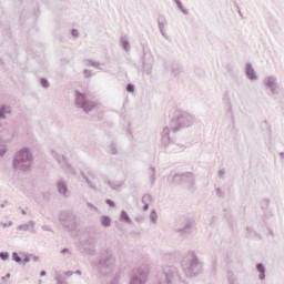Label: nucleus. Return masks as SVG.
Returning <instances> with one entry per match:
<instances>
[{"mask_svg": "<svg viewBox=\"0 0 284 284\" xmlns=\"http://www.w3.org/2000/svg\"><path fill=\"white\" fill-rule=\"evenodd\" d=\"M120 221H122V223H132V219L130 217V214H128V211H121Z\"/></svg>", "mask_w": 284, "mask_h": 284, "instance_id": "25", "label": "nucleus"}, {"mask_svg": "<svg viewBox=\"0 0 284 284\" xmlns=\"http://www.w3.org/2000/svg\"><path fill=\"white\" fill-rule=\"evenodd\" d=\"M87 205H88V207H90L91 210H95V212H98L99 211V207H97V206H94V204H92V203H87Z\"/></svg>", "mask_w": 284, "mask_h": 284, "instance_id": "53", "label": "nucleus"}, {"mask_svg": "<svg viewBox=\"0 0 284 284\" xmlns=\"http://www.w3.org/2000/svg\"><path fill=\"white\" fill-rule=\"evenodd\" d=\"M54 281L57 282V284H68V281H65V276H63L62 274H57Z\"/></svg>", "mask_w": 284, "mask_h": 284, "instance_id": "31", "label": "nucleus"}, {"mask_svg": "<svg viewBox=\"0 0 284 284\" xmlns=\"http://www.w3.org/2000/svg\"><path fill=\"white\" fill-rule=\"evenodd\" d=\"M80 174L88 185H92V182L90 181V179H88V175H85L83 171H80Z\"/></svg>", "mask_w": 284, "mask_h": 284, "instance_id": "42", "label": "nucleus"}, {"mask_svg": "<svg viewBox=\"0 0 284 284\" xmlns=\"http://www.w3.org/2000/svg\"><path fill=\"white\" fill-rule=\"evenodd\" d=\"M1 17H3V9L0 7V27L3 26V22L1 21Z\"/></svg>", "mask_w": 284, "mask_h": 284, "instance_id": "58", "label": "nucleus"}, {"mask_svg": "<svg viewBox=\"0 0 284 284\" xmlns=\"http://www.w3.org/2000/svg\"><path fill=\"white\" fill-rule=\"evenodd\" d=\"M149 219L151 223H156V221H159V214L156 213V210L151 211Z\"/></svg>", "mask_w": 284, "mask_h": 284, "instance_id": "35", "label": "nucleus"}, {"mask_svg": "<svg viewBox=\"0 0 284 284\" xmlns=\"http://www.w3.org/2000/svg\"><path fill=\"white\" fill-rule=\"evenodd\" d=\"M135 87L132 83H128L126 84V92H129L130 94L134 93Z\"/></svg>", "mask_w": 284, "mask_h": 284, "instance_id": "43", "label": "nucleus"}, {"mask_svg": "<svg viewBox=\"0 0 284 284\" xmlns=\"http://www.w3.org/2000/svg\"><path fill=\"white\" fill-rule=\"evenodd\" d=\"M224 212H227L226 214H224V217L227 219V221H229V223H230L231 225H233V224H232V215H230V212H229L227 210H224Z\"/></svg>", "mask_w": 284, "mask_h": 284, "instance_id": "49", "label": "nucleus"}, {"mask_svg": "<svg viewBox=\"0 0 284 284\" xmlns=\"http://www.w3.org/2000/svg\"><path fill=\"white\" fill-rule=\"evenodd\" d=\"M195 183L196 179L192 172L175 173L171 181V185H184L186 190H194Z\"/></svg>", "mask_w": 284, "mask_h": 284, "instance_id": "7", "label": "nucleus"}, {"mask_svg": "<svg viewBox=\"0 0 284 284\" xmlns=\"http://www.w3.org/2000/svg\"><path fill=\"white\" fill-rule=\"evenodd\" d=\"M94 244V240L93 239H87V240H82V241H80V245L82 246V247H88V246H90V245H93Z\"/></svg>", "mask_w": 284, "mask_h": 284, "instance_id": "33", "label": "nucleus"}, {"mask_svg": "<svg viewBox=\"0 0 284 284\" xmlns=\"http://www.w3.org/2000/svg\"><path fill=\"white\" fill-rule=\"evenodd\" d=\"M71 37H73L74 39H79V30L71 29Z\"/></svg>", "mask_w": 284, "mask_h": 284, "instance_id": "47", "label": "nucleus"}, {"mask_svg": "<svg viewBox=\"0 0 284 284\" xmlns=\"http://www.w3.org/2000/svg\"><path fill=\"white\" fill-rule=\"evenodd\" d=\"M146 174L149 176L151 186L154 185L156 183V168L150 166Z\"/></svg>", "mask_w": 284, "mask_h": 284, "instance_id": "20", "label": "nucleus"}, {"mask_svg": "<svg viewBox=\"0 0 284 284\" xmlns=\"http://www.w3.org/2000/svg\"><path fill=\"white\" fill-rule=\"evenodd\" d=\"M109 152L110 154H119V151L116 150V143H111L109 145Z\"/></svg>", "mask_w": 284, "mask_h": 284, "instance_id": "37", "label": "nucleus"}, {"mask_svg": "<svg viewBox=\"0 0 284 284\" xmlns=\"http://www.w3.org/2000/svg\"><path fill=\"white\" fill-rule=\"evenodd\" d=\"M6 152H8L7 149H2L1 152H0V156H6Z\"/></svg>", "mask_w": 284, "mask_h": 284, "instance_id": "60", "label": "nucleus"}, {"mask_svg": "<svg viewBox=\"0 0 284 284\" xmlns=\"http://www.w3.org/2000/svg\"><path fill=\"white\" fill-rule=\"evenodd\" d=\"M88 65H90V68H99V65H101V63L92 61V60H88Z\"/></svg>", "mask_w": 284, "mask_h": 284, "instance_id": "44", "label": "nucleus"}, {"mask_svg": "<svg viewBox=\"0 0 284 284\" xmlns=\"http://www.w3.org/2000/svg\"><path fill=\"white\" fill-rule=\"evenodd\" d=\"M214 221H216V216H212V217H211L210 225H212V223H214Z\"/></svg>", "mask_w": 284, "mask_h": 284, "instance_id": "64", "label": "nucleus"}, {"mask_svg": "<svg viewBox=\"0 0 284 284\" xmlns=\"http://www.w3.org/2000/svg\"><path fill=\"white\" fill-rule=\"evenodd\" d=\"M8 114H12V108L6 104L0 105V121L6 120Z\"/></svg>", "mask_w": 284, "mask_h": 284, "instance_id": "19", "label": "nucleus"}, {"mask_svg": "<svg viewBox=\"0 0 284 284\" xmlns=\"http://www.w3.org/2000/svg\"><path fill=\"white\" fill-rule=\"evenodd\" d=\"M270 203H271L270 197L263 199L261 202L262 210H270Z\"/></svg>", "mask_w": 284, "mask_h": 284, "instance_id": "34", "label": "nucleus"}, {"mask_svg": "<svg viewBox=\"0 0 284 284\" xmlns=\"http://www.w3.org/2000/svg\"><path fill=\"white\" fill-rule=\"evenodd\" d=\"M196 227V222L189 217H182L178 221L174 232L178 234L179 239L185 241L189 236H192L194 229Z\"/></svg>", "mask_w": 284, "mask_h": 284, "instance_id": "6", "label": "nucleus"}, {"mask_svg": "<svg viewBox=\"0 0 284 284\" xmlns=\"http://www.w3.org/2000/svg\"><path fill=\"white\" fill-rule=\"evenodd\" d=\"M135 221H136V223H143V216L142 215L136 216Z\"/></svg>", "mask_w": 284, "mask_h": 284, "instance_id": "57", "label": "nucleus"}, {"mask_svg": "<svg viewBox=\"0 0 284 284\" xmlns=\"http://www.w3.org/2000/svg\"><path fill=\"white\" fill-rule=\"evenodd\" d=\"M222 101L224 105H226L227 114H232V98L230 97V93H225L222 98Z\"/></svg>", "mask_w": 284, "mask_h": 284, "instance_id": "21", "label": "nucleus"}, {"mask_svg": "<svg viewBox=\"0 0 284 284\" xmlns=\"http://www.w3.org/2000/svg\"><path fill=\"white\" fill-rule=\"evenodd\" d=\"M113 265H114V256L112 255V253L108 251H103L98 257V263H95V267L99 274H102V275H105V272H103V270H112Z\"/></svg>", "mask_w": 284, "mask_h": 284, "instance_id": "9", "label": "nucleus"}, {"mask_svg": "<svg viewBox=\"0 0 284 284\" xmlns=\"http://www.w3.org/2000/svg\"><path fill=\"white\" fill-rule=\"evenodd\" d=\"M0 225L3 226V227H12L13 222H12V221H9V222H1Z\"/></svg>", "mask_w": 284, "mask_h": 284, "instance_id": "48", "label": "nucleus"}, {"mask_svg": "<svg viewBox=\"0 0 284 284\" xmlns=\"http://www.w3.org/2000/svg\"><path fill=\"white\" fill-rule=\"evenodd\" d=\"M217 176L219 179H223V176H225V169L220 170Z\"/></svg>", "mask_w": 284, "mask_h": 284, "instance_id": "52", "label": "nucleus"}, {"mask_svg": "<svg viewBox=\"0 0 284 284\" xmlns=\"http://www.w3.org/2000/svg\"><path fill=\"white\" fill-rule=\"evenodd\" d=\"M34 221H29L27 224L18 225V232H31V234H37V230H34Z\"/></svg>", "mask_w": 284, "mask_h": 284, "instance_id": "17", "label": "nucleus"}, {"mask_svg": "<svg viewBox=\"0 0 284 284\" xmlns=\"http://www.w3.org/2000/svg\"><path fill=\"white\" fill-rule=\"evenodd\" d=\"M51 156L59 163V165L62 168V170H67L70 172V174H73V176L77 174V169L68 162V158L63 154H60L59 152L51 150Z\"/></svg>", "mask_w": 284, "mask_h": 284, "instance_id": "11", "label": "nucleus"}, {"mask_svg": "<svg viewBox=\"0 0 284 284\" xmlns=\"http://www.w3.org/2000/svg\"><path fill=\"white\" fill-rule=\"evenodd\" d=\"M34 163V155L29 148H22L16 152L12 160L13 170H19L20 172H28Z\"/></svg>", "mask_w": 284, "mask_h": 284, "instance_id": "3", "label": "nucleus"}, {"mask_svg": "<svg viewBox=\"0 0 284 284\" xmlns=\"http://www.w3.org/2000/svg\"><path fill=\"white\" fill-rule=\"evenodd\" d=\"M181 267L187 278H196L203 272V262L196 255V252L189 251L181 262Z\"/></svg>", "mask_w": 284, "mask_h": 284, "instance_id": "1", "label": "nucleus"}, {"mask_svg": "<svg viewBox=\"0 0 284 284\" xmlns=\"http://www.w3.org/2000/svg\"><path fill=\"white\" fill-rule=\"evenodd\" d=\"M41 229L43 232H52V227H50V225H42Z\"/></svg>", "mask_w": 284, "mask_h": 284, "instance_id": "51", "label": "nucleus"}, {"mask_svg": "<svg viewBox=\"0 0 284 284\" xmlns=\"http://www.w3.org/2000/svg\"><path fill=\"white\" fill-rule=\"evenodd\" d=\"M142 203H152V195L151 194H144L142 196Z\"/></svg>", "mask_w": 284, "mask_h": 284, "instance_id": "39", "label": "nucleus"}, {"mask_svg": "<svg viewBox=\"0 0 284 284\" xmlns=\"http://www.w3.org/2000/svg\"><path fill=\"white\" fill-rule=\"evenodd\" d=\"M183 277L179 273V268L173 265L163 266L162 275L158 284H183Z\"/></svg>", "mask_w": 284, "mask_h": 284, "instance_id": "5", "label": "nucleus"}, {"mask_svg": "<svg viewBox=\"0 0 284 284\" xmlns=\"http://www.w3.org/2000/svg\"><path fill=\"white\" fill-rule=\"evenodd\" d=\"M40 85L44 89H48V88H50V82L45 78H41Z\"/></svg>", "mask_w": 284, "mask_h": 284, "instance_id": "38", "label": "nucleus"}, {"mask_svg": "<svg viewBox=\"0 0 284 284\" xmlns=\"http://www.w3.org/2000/svg\"><path fill=\"white\" fill-rule=\"evenodd\" d=\"M74 275V272L72 271H68V272H64L63 273V276H68L70 278V276H73Z\"/></svg>", "mask_w": 284, "mask_h": 284, "instance_id": "55", "label": "nucleus"}, {"mask_svg": "<svg viewBox=\"0 0 284 284\" xmlns=\"http://www.w3.org/2000/svg\"><path fill=\"white\" fill-rule=\"evenodd\" d=\"M196 123V116L191 112L183 111L181 109L175 110L173 118L171 119L172 132H181L187 128H192Z\"/></svg>", "mask_w": 284, "mask_h": 284, "instance_id": "2", "label": "nucleus"}, {"mask_svg": "<svg viewBox=\"0 0 284 284\" xmlns=\"http://www.w3.org/2000/svg\"><path fill=\"white\" fill-rule=\"evenodd\" d=\"M105 203L109 207H116V203L112 199H106Z\"/></svg>", "mask_w": 284, "mask_h": 284, "instance_id": "45", "label": "nucleus"}, {"mask_svg": "<svg viewBox=\"0 0 284 284\" xmlns=\"http://www.w3.org/2000/svg\"><path fill=\"white\" fill-rule=\"evenodd\" d=\"M261 128L264 132H268V134H272V125L270 124V122L267 120H264L261 123Z\"/></svg>", "mask_w": 284, "mask_h": 284, "instance_id": "27", "label": "nucleus"}, {"mask_svg": "<svg viewBox=\"0 0 284 284\" xmlns=\"http://www.w3.org/2000/svg\"><path fill=\"white\" fill-rule=\"evenodd\" d=\"M171 72L174 77H179V74L182 72L181 65L173 63L171 67Z\"/></svg>", "mask_w": 284, "mask_h": 284, "instance_id": "28", "label": "nucleus"}, {"mask_svg": "<svg viewBox=\"0 0 284 284\" xmlns=\"http://www.w3.org/2000/svg\"><path fill=\"white\" fill-rule=\"evenodd\" d=\"M244 74L248 81H257L258 75L256 74V71L254 70V67H252V63L247 62L245 64Z\"/></svg>", "mask_w": 284, "mask_h": 284, "instance_id": "15", "label": "nucleus"}, {"mask_svg": "<svg viewBox=\"0 0 284 284\" xmlns=\"http://www.w3.org/2000/svg\"><path fill=\"white\" fill-rule=\"evenodd\" d=\"M47 275H48V272H45V271H41V272H40V276H41V277L47 276Z\"/></svg>", "mask_w": 284, "mask_h": 284, "instance_id": "61", "label": "nucleus"}, {"mask_svg": "<svg viewBox=\"0 0 284 284\" xmlns=\"http://www.w3.org/2000/svg\"><path fill=\"white\" fill-rule=\"evenodd\" d=\"M173 3H175L178 10H180V12H182V14H190V11H187V9L183 8V2H181V0H172Z\"/></svg>", "mask_w": 284, "mask_h": 284, "instance_id": "26", "label": "nucleus"}, {"mask_svg": "<svg viewBox=\"0 0 284 284\" xmlns=\"http://www.w3.org/2000/svg\"><path fill=\"white\" fill-rule=\"evenodd\" d=\"M32 258V254H23L22 263L26 265V263H30Z\"/></svg>", "mask_w": 284, "mask_h": 284, "instance_id": "41", "label": "nucleus"}, {"mask_svg": "<svg viewBox=\"0 0 284 284\" xmlns=\"http://www.w3.org/2000/svg\"><path fill=\"white\" fill-rule=\"evenodd\" d=\"M172 129L164 126L161 133V148L165 150L170 146L171 143L174 142L172 139Z\"/></svg>", "mask_w": 284, "mask_h": 284, "instance_id": "13", "label": "nucleus"}, {"mask_svg": "<svg viewBox=\"0 0 284 284\" xmlns=\"http://www.w3.org/2000/svg\"><path fill=\"white\" fill-rule=\"evenodd\" d=\"M8 278H10V273H7L6 276L2 277V281H6Z\"/></svg>", "mask_w": 284, "mask_h": 284, "instance_id": "62", "label": "nucleus"}, {"mask_svg": "<svg viewBox=\"0 0 284 284\" xmlns=\"http://www.w3.org/2000/svg\"><path fill=\"white\" fill-rule=\"evenodd\" d=\"M183 150H185V145L173 142L168 149H164V152H166V154H176L183 152Z\"/></svg>", "mask_w": 284, "mask_h": 284, "instance_id": "18", "label": "nucleus"}, {"mask_svg": "<svg viewBox=\"0 0 284 284\" xmlns=\"http://www.w3.org/2000/svg\"><path fill=\"white\" fill-rule=\"evenodd\" d=\"M31 258H32L33 263L39 262V256H37V255H32Z\"/></svg>", "mask_w": 284, "mask_h": 284, "instance_id": "59", "label": "nucleus"}, {"mask_svg": "<svg viewBox=\"0 0 284 284\" xmlns=\"http://www.w3.org/2000/svg\"><path fill=\"white\" fill-rule=\"evenodd\" d=\"M83 252L87 253L89 256H93L94 254V244L89 246H83Z\"/></svg>", "mask_w": 284, "mask_h": 284, "instance_id": "32", "label": "nucleus"}, {"mask_svg": "<svg viewBox=\"0 0 284 284\" xmlns=\"http://www.w3.org/2000/svg\"><path fill=\"white\" fill-rule=\"evenodd\" d=\"M264 85H266V88H268V90H271V94H278V82L276 80V77H266L264 79Z\"/></svg>", "mask_w": 284, "mask_h": 284, "instance_id": "14", "label": "nucleus"}, {"mask_svg": "<svg viewBox=\"0 0 284 284\" xmlns=\"http://www.w3.org/2000/svg\"><path fill=\"white\" fill-rule=\"evenodd\" d=\"M141 61V70L148 77H152V70L154 68V57L152 53H145V51L141 52L140 55Z\"/></svg>", "mask_w": 284, "mask_h": 284, "instance_id": "10", "label": "nucleus"}, {"mask_svg": "<svg viewBox=\"0 0 284 284\" xmlns=\"http://www.w3.org/2000/svg\"><path fill=\"white\" fill-rule=\"evenodd\" d=\"M150 275V267L148 265L140 266L138 275H133L130 284H145Z\"/></svg>", "mask_w": 284, "mask_h": 284, "instance_id": "12", "label": "nucleus"}, {"mask_svg": "<svg viewBox=\"0 0 284 284\" xmlns=\"http://www.w3.org/2000/svg\"><path fill=\"white\" fill-rule=\"evenodd\" d=\"M74 103L75 108H80L85 114H89V112L97 108V102L89 100L88 95L79 90L74 91Z\"/></svg>", "mask_w": 284, "mask_h": 284, "instance_id": "8", "label": "nucleus"}, {"mask_svg": "<svg viewBox=\"0 0 284 284\" xmlns=\"http://www.w3.org/2000/svg\"><path fill=\"white\" fill-rule=\"evenodd\" d=\"M12 261L14 263H18L19 265H21V263H23V257L20 256L18 252H13L12 253Z\"/></svg>", "mask_w": 284, "mask_h": 284, "instance_id": "30", "label": "nucleus"}, {"mask_svg": "<svg viewBox=\"0 0 284 284\" xmlns=\"http://www.w3.org/2000/svg\"><path fill=\"white\" fill-rule=\"evenodd\" d=\"M83 74H84V78L85 79H90L92 77V71L88 70V69H84L83 70Z\"/></svg>", "mask_w": 284, "mask_h": 284, "instance_id": "46", "label": "nucleus"}, {"mask_svg": "<svg viewBox=\"0 0 284 284\" xmlns=\"http://www.w3.org/2000/svg\"><path fill=\"white\" fill-rule=\"evenodd\" d=\"M216 196H223V191L220 187L215 189Z\"/></svg>", "mask_w": 284, "mask_h": 284, "instance_id": "56", "label": "nucleus"}, {"mask_svg": "<svg viewBox=\"0 0 284 284\" xmlns=\"http://www.w3.org/2000/svg\"><path fill=\"white\" fill-rule=\"evenodd\" d=\"M10 258V253L9 252H0V260L1 261H8Z\"/></svg>", "mask_w": 284, "mask_h": 284, "instance_id": "40", "label": "nucleus"}, {"mask_svg": "<svg viewBox=\"0 0 284 284\" xmlns=\"http://www.w3.org/2000/svg\"><path fill=\"white\" fill-rule=\"evenodd\" d=\"M58 219L63 230L67 232H77L81 225V217H79L77 212L72 210H64L60 212Z\"/></svg>", "mask_w": 284, "mask_h": 284, "instance_id": "4", "label": "nucleus"}, {"mask_svg": "<svg viewBox=\"0 0 284 284\" xmlns=\"http://www.w3.org/2000/svg\"><path fill=\"white\" fill-rule=\"evenodd\" d=\"M256 271L258 272L260 281H265V265L263 263L256 264Z\"/></svg>", "mask_w": 284, "mask_h": 284, "instance_id": "23", "label": "nucleus"}, {"mask_svg": "<svg viewBox=\"0 0 284 284\" xmlns=\"http://www.w3.org/2000/svg\"><path fill=\"white\" fill-rule=\"evenodd\" d=\"M166 26H168V18H165V16H160L158 18V28L162 37H164V39H168V31L165 30Z\"/></svg>", "mask_w": 284, "mask_h": 284, "instance_id": "16", "label": "nucleus"}, {"mask_svg": "<svg viewBox=\"0 0 284 284\" xmlns=\"http://www.w3.org/2000/svg\"><path fill=\"white\" fill-rule=\"evenodd\" d=\"M106 185H108L111 190H120V189H121V184H116V183L111 182V181H106Z\"/></svg>", "mask_w": 284, "mask_h": 284, "instance_id": "36", "label": "nucleus"}, {"mask_svg": "<svg viewBox=\"0 0 284 284\" xmlns=\"http://www.w3.org/2000/svg\"><path fill=\"white\" fill-rule=\"evenodd\" d=\"M6 205H8V201H4L2 204H0V207L3 209Z\"/></svg>", "mask_w": 284, "mask_h": 284, "instance_id": "63", "label": "nucleus"}, {"mask_svg": "<svg viewBox=\"0 0 284 284\" xmlns=\"http://www.w3.org/2000/svg\"><path fill=\"white\" fill-rule=\"evenodd\" d=\"M60 254H63L65 256V254H70V248H62L60 251Z\"/></svg>", "mask_w": 284, "mask_h": 284, "instance_id": "54", "label": "nucleus"}, {"mask_svg": "<svg viewBox=\"0 0 284 284\" xmlns=\"http://www.w3.org/2000/svg\"><path fill=\"white\" fill-rule=\"evenodd\" d=\"M57 187H58L59 194H61L62 196L68 197V184H65L64 181H59L57 183Z\"/></svg>", "mask_w": 284, "mask_h": 284, "instance_id": "22", "label": "nucleus"}, {"mask_svg": "<svg viewBox=\"0 0 284 284\" xmlns=\"http://www.w3.org/2000/svg\"><path fill=\"white\" fill-rule=\"evenodd\" d=\"M121 47L124 52H130V41L126 39H121Z\"/></svg>", "mask_w": 284, "mask_h": 284, "instance_id": "29", "label": "nucleus"}, {"mask_svg": "<svg viewBox=\"0 0 284 284\" xmlns=\"http://www.w3.org/2000/svg\"><path fill=\"white\" fill-rule=\"evenodd\" d=\"M100 223L102 227H110V225H112V219L108 215H102L100 217Z\"/></svg>", "mask_w": 284, "mask_h": 284, "instance_id": "24", "label": "nucleus"}, {"mask_svg": "<svg viewBox=\"0 0 284 284\" xmlns=\"http://www.w3.org/2000/svg\"><path fill=\"white\" fill-rule=\"evenodd\" d=\"M142 203H143V206H142L143 212H148V210H150V203L148 202H142Z\"/></svg>", "mask_w": 284, "mask_h": 284, "instance_id": "50", "label": "nucleus"}]
</instances>
